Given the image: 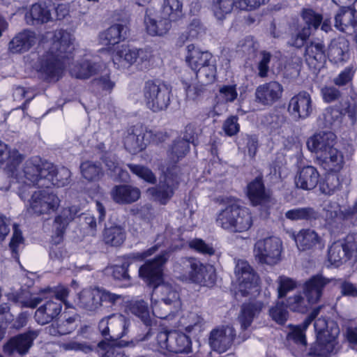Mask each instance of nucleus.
I'll list each match as a JSON object with an SVG mask.
<instances>
[{
	"label": "nucleus",
	"instance_id": "obj_1",
	"mask_svg": "<svg viewBox=\"0 0 357 357\" xmlns=\"http://www.w3.org/2000/svg\"><path fill=\"white\" fill-rule=\"evenodd\" d=\"M74 37L63 30L55 31L48 50L39 59L38 70L48 82H57L69 63L75 49Z\"/></svg>",
	"mask_w": 357,
	"mask_h": 357
},
{
	"label": "nucleus",
	"instance_id": "obj_2",
	"mask_svg": "<svg viewBox=\"0 0 357 357\" xmlns=\"http://www.w3.org/2000/svg\"><path fill=\"white\" fill-rule=\"evenodd\" d=\"M169 254L163 252L153 259L147 261L138 270L139 275L153 287L152 296L181 309V303L177 289L172 284L162 282L163 266L167 261Z\"/></svg>",
	"mask_w": 357,
	"mask_h": 357
},
{
	"label": "nucleus",
	"instance_id": "obj_3",
	"mask_svg": "<svg viewBox=\"0 0 357 357\" xmlns=\"http://www.w3.org/2000/svg\"><path fill=\"white\" fill-rule=\"evenodd\" d=\"M314 330L317 334V342L309 351V355L317 357H328L337 352V337L340 328L337 323L328 321L325 318H319L314 321Z\"/></svg>",
	"mask_w": 357,
	"mask_h": 357
},
{
	"label": "nucleus",
	"instance_id": "obj_4",
	"mask_svg": "<svg viewBox=\"0 0 357 357\" xmlns=\"http://www.w3.org/2000/svg\"><path fill=\"white\" fill-rule=\"evenodd\" d=\"M52 168V163L44 161L40 158L33 157L24 162L20 172H18L16 167L14 174H9L15 177L19 183L45 188L48 186L50 178H52L51 177V173L53 172Z\"/></svg>",
	"mask_w": 357,
	"mask_h": 357
},
{
	"label": "nucleus",
	"instance_id": "obj_5",
	"mask_svg": "<svg viewBox=\"0 0 357 357\" xmlns=\"http://www.w3.org/2000/svg\"><path fill=\"white\" fill-rule=\"evenodd\" d=\"M174 271L185 279L203 286H212L215 284L216 276L211 266H204L193 257L180 259L174 266Z\"/></svg>",
	"mask_w": 357,
	"mask_h": 357
},
{
	"label": "nucleus",
	"instance_id": "obj_6",
	"mask_svg": "<svg viewBox=\"0 0 357 357\" xmlns=\"http://www.w3.org/2000/svg\"><path fill=\"white\" fill-rule=\"evenodd\" d=\"M174 271L185 279L203 286H212L215 284L216 276L211 266H204L193 257L180 259L174 266Z\"/></svg>",
	"mask_w": 357,
	"mask_h": 357
},
{
	"label": "nucleus",
	"instance_id": "obj_7",
	"mask_svg": "<svg viewBox=\"0 0 357 357\" xmlns=\"http://www.w3.org/2000/svg\"><path fill=\"white\" fill-rule=\"evenodd\" d=\"M171 88L158 81H147L143 89L146 107L153 112L166 109L170 104Z\"/></svg>",
	"mask_w": 357,
	"mask_h": 357
},
{
	"label": "nucleus",
	"instance_id": "obj_8",
	"mask_svg": "<svg viewBox=\"0 0 357 357\" xmlns=\"http://www.w3.org/2000/svg\"><path fill=\"white\" fill-rule=\"evenodd\" d=\"M68 295V289L64 286L42 289L37 294L22 291L15 297V301L22 307L36 308L43 300L58 299L62 303Z\"/></svg>",
	"mask_w": 357,
	"mask_h": 357
},
{
	"label": "nucleus",
	"instance_id": "obj_9",
	"mask_svg": "<svg viewBox=\"0 0 357 357\" xmlns=\"http://www.w3.org/2000/svg\"><path fill=\"white\" fill-rule=\"evenodd\" d=\"M282 252V241L275 236L259 239L255 243L254 256L261 264H277L281 260Z\"/></svg>",
	"mask_w": 357,
	"mask_h": 357
},
{
	"label": "nucleus",
	"instance_id": "obj_10",
	"mask_svg": "<svg viewBox=\"0 0 357 357\" xmlns=\"http://www.w3.org/2000/svg\"><path fill=\"white\" fill-rule=\"evenodd\" d=\"M177 166L168 167L164 171L163 178H160L159 183L147 190V192L152 198L161 204H166L174 194L178 185Z\"/></svg>",
	"mask_w": 357,
	"mask_h": 357
},
{
	"label": "nucleus",
	"instance_id": "obj_11",
	"mask_svg": "<svg viewBox=\"0 0 357 357\" xmlns=\"http://www.w3.org/2000/svg\"><path fill=\"white\" fill-rule=\"evenodd\" d=\"M158 345L170 352L189 354L192 351V341L185 333L176 331H160L157 334Z\"/></svg>",
	"mask_w": 357,
	"mask_h": 357
},
{
	"label": "nucleus",
	"instance_id": "obj_12",
	"mask_svg": "<svg viewBox=\"0 0 357 357\" xmlns=\"http://www.w3.org/2000/svg\"><path fill=\"white\" fill-rule=\"evenodd\" d=\"M130 325L129 319L121 314L103 317L98 323V331L106 340H117L125 336Z\"/></svg>",
	"mask_w": 357,
	"mask_h": 357
},
{
	"label": "nucleus",
	"instance_id": "obj_13",
	"mask_svg": "<svg viewBox=\"0 0 357 357\" xmlns=\"http://www.w3.org/2000/svg\"><path fill=\"white\" fill-rule=\"evenodd\" d=\"M29 202L28 212L40 215L54 212L59 206L60 199L56 194L43 190L34 192Z\"/></svg>",
	"mask_w": 357,
	"mask_h": 357
},
{
	"label": "nucleus",
	"instance_id": "obj_14",
	"mask_svg": "<svg viewBox=\"0 0 357 357\" xmlns=\"http://www.w3.org/2000/svg\"><path fill=\"white\" fill-rule=\"evenodd\" d=\"M234 272L243 296H248L252 291H258V277L246 261L238 260Z\"/></svg>",
	"mask_w": 357,
	"mask_h": 357
},
{
	"label": "nucleus",
	"instance_id": "obj_15",
	"mask_svg": "<svg viewBox=\"0 0 357 357\" xmlns=\"http://www.w3.org/2000/svg\"><path fill=\"white\" fill-rule=\"evenodd\" d=\"M152 135V131L142 125L132 126L124 137L125 148L132 154L142 151L150 142Z\"/></svg>",
	"mask_w": 357,
	"mask_h": 357
},
{
	"label": "nucleus",
	"instance_id": "obj_16",
	"mask_svg": "<svg viewBox=\"0 0 357 357\" xmlns=\"http://www.w3.org/2000/svg\"><path fill=\"white\" fill-rule=\"evenodd\" d=\"M313 104L311 96L307 91H300L289 101L287 110L296 121L308 118L313 112Z\"/></svg>",
	"mask_w": 357,
	"mask_h": 357
},
{
	"label": "nucleus",
	"instance_id": "obj_17",
	"mask_svg": "<svg viewBox=\"0 0 357 357\" xmlns=\"http://www.w3.org/2000/svg\"><path fill=\"white\" fill-rule=\"evenodd\" d=\"M235 337L236 331L231 326L215 328L210 333L209 344L213 351L222 354L231 347Z\"/></svg>",
	"mask_w": 357,
	"mask_h": 357
},
{
	"label": "nucleus",
	"instance_id": "obj_18",
	"mask_svg": "<svg viewBox=\"0 0 357 357\" xmlns=\"http://www.w3.org/2000/svg\"><path fill=\"white\" fill-rule=\"evenodd\" d=\"M39 335V331L29 330L24 333L16 335L9 340L3 346L6 354L11 355L16 351L23 356L26 354L33 345V340Z\"/></svg>",
	"mask_w": 357,
	"mask_h": 357
},
{
	"label": "nucleus",
	"instance_id": "obj_19",
	"mask_svg": "<svg viewBox=\"0 0 357 357\" xmlns=\"http://www.w3.org/2000/svg\"><path fill=\"white\" fill-rule=\"evenodd\" d=\"M54 8L55 6L51 0L34 3L29 12L26 14V23L30 25H38L52 21Z\"/></svg>",
	"mask_w": 357,
	"mask_h": 357
},
{
	"label": "nucleus",
	"instance_id": "obj_20",
	"mask_svg": "<svg viewBox=\"0 0 357 357\" xmlns=\"http://www.w3.org/2000/svg\"><path fill=\"white\" fill-rule=\"evenodd\" d=\"M283 93V86L276 81L258 86L255 91V101L262 105H272L279 100Z\"/></svg>",
	"mask_w": 357,
	"mask_h": 357
},
{
	"label": "nucleus",
	"instance_id": "obj_21",
	"mask_svg": "<svg viewBox=\"0 0 357 357\" xmlns=\"http://www.w3.org/2000/svg\"><path fill=\"white\" fill-rule=\"evenodd\" d=\"M144 23L147 32L151 36H163L172 27V22L165 17L161 12L149 8L146 11Z\"/></svg>",
	"mask_w": 357,
	"mask_h": 357
},
{
	"label": "nucleus",
	"instance_id": "obj_22",
	"mask_svg": "<svg viewBox=\"0 0 357 357\" xmlns=\"http://www.w3.org/2000/svg\"><path fill=\"white\" fill-rule=\"evenodd\" d=\"M335 140L336 135L333 132L321 131L307 139V146L309 151L318 156L334 148Z\"/></svg>",
	"mask_w": 357,
	"mask_h": 357
},
{
	"label": "nucleus",
	"instance_id": "obj_23",
	"mask_svg": "<svg viewBox=\"0 0 357 357\" xmlns=\"http://www.w3.org/2000/svg\"><path fill=\"white\" fill-rule=\"evenodd\" d=\"M43 301L45 303L36 310L34 319L38 324L45 325L61 313L62 304L58 299L52 298Z\"/></svg>",
	"mask_w": 357,
	"mask_h": 357
},
{
	"label": "nucleus",
	"instance_id": "obj_24",
	"mask_svg": "<svg viewBox=\"0 0 357 357\" xmlns=\"http://www.w3.org/2000/svg\"><path fill=\"white\" fill-rule=\"evenodd\" d=\"M248 197L254 206H267L273 202L270 191L265 188L261 176L256 177L248 185Z\"/></svg>",
	"mask_w": 357,
	"mask_h": 357
},
{
	"label": "nucleus",
	"instance_id": "obj_25",
	"mask_svg": "<svg viewBox=\"0 0 357 357\" xmlns=\"http://www.w3.org/2000/svg\"><path fill=\"white\" fill-rule=\"evenodd\" d=\"M326 49L321 41H310L305 46L304 57L308 66L315 70L319 69L326 61Z\"/></svg>",
	"mask_w": 357,
	"mask_h": 357
},
{
	"label": "nucleus",
	"instance_id": "obj_26",
	"mask_svg": "<svg viewBox=\"0 0 357 357\" xmlns=\"http://www.w3.org/2000/svg\"><path fill=\"white\" fill-rule=\"evenodd\" d=\"M331 280L321 275H316L310 278L305 284L304 293L310 304L317 303L323 294L325 287Z\"/></svg>",
	"mask_w": 357,
	"mask_h": 357
},
{
	"label": "nucleus",
	"instance_id": "obj_27",
	"mask_svg": "<svg viewBox=\"0 0 357 357\" xmlns=\"http://www.w3.org/2000/svg\"><path fill=\"white\" fill-rule=\"evenodd\" d=\"M36 42L37 37L34 31L24 30L10 41L8 50L13 54L23 53L29 50Z\"/></svg>",
	"mask_w": 357,
	"mask_h": 357
},
{
	"label": "nucleus",
	"instance_id": "obj_28",
	"mask_svg": "<svg viewBox=\"0 0 357 357\" xmlns=\"http://www.w3.org/2000/svg\"><path fill=\"white\" fill-rule=\"evenodd\" d=\"M294 238L298 249L301 251L311 250L317 246L323 245L321 236L311 229H301L294 235Z\"/></svg>",
	"mask_w": 357,
	"mask_h": 357
},
{
	"label": "nucleus",
	"instance_id": "obj_29",
	"mask_svg": "<svg viewBox=\"0 0 357 357\" xmlns=\"http://www.w3.org/2000/svg\"><path fill=\"white\" fill-rule=\"evenodd\" d=\"M357 26V12L352 8H344L335 16V27L342 32H354Z\"/></svg>",
	"mask_w": 357,
	"mask_h": 357
},
{
	"label": "nucleus",
	"instance_id": "obj_30",
	"mask_svg": "<svg viewBox=\"0 0 357 357\" xmlns=\"http://www.w3.org/2000/svg\"><path fill=\"white\" fill-rule=\"evenodd\" d=\"M187 51L186 63L195 73H197L214 59L210 52L200 51L193 44L187 46Z\"/></svg>",
	"mask_w": 357,
	"mask_h": 357
},
{
	"label": "nucleus",
	"instance_id": "obj_31",
	"mask_svg": "<svg viewBox=\"0 0 357 357\" xmlns=\"http://www.w3.org/2000/svg\"><path fill=\"white\" fill-rule=\"evenodd\" d=\"M264 306V303L259 301L242 305L238 317V321L243 331L247 330L251 326L254 319L259 314Z\"/></svg>",
	"mask_w": 357,
	"mask_h": 357
},
{
	"label": "nucleus",
	"instance_id": "obj_32",
	"mask_svg": "<svg viewBox=\"0 0 357 357\" xmlns=\"http://www.w3.org/2000/svg\"><path fill=\"white\" fill-rule=\"evenodd\" d=\"M111 195L120 204H128L137 201L141 195L139 189L130 185H119L113 188Z\"/></svg>",
	"mask_w": 357,
	"mask_h": 357
},
{
	"label": "nucleus",
	"instance_id": "obj_33",
	"mask_svg": "<svg viewBox=\"0 0 357 357\" xmlns=\"http://www.w3.org/2000/svg\"><path fill=\"white\" fill-rule=\"evenodd\" d=\"M319 179V174L312 166H306L299 170L295 177L297 188L305 190L314 189Z\"/></svg>",
	"mask_w": 357,
	"mask_h": 357
},
{
	"label": "nucleus",
	"instance_id": "obj_34",
	"mask_svg": "<svg viewBox=\"0 0 357 357\" xmlns=\"http://www.w3.org/2000/svg\"><path fill=\"white\" fill-rule=\"evenodd\" d=\"M23 160V156L16 149H10L4 142L0 141V167L6 164L8 174H14V170Z\"/></svg>",
	"mask_w": 357,
	"mask_h": 357
},
{
	"label": "nucleus",
	"instance_id": "obj_35",
	"mask_svg": "<svg viewBox=\"0 0 357 357\" xmlns=\"http://www.w3.org/2000/svg\"><path fill=\"white\" fill-rule=\"evenodd\" d=\"M321 166L328 172H339L344 165V156L342 153L336 148L317 156Z\"/></svg>",
	"mask_w": 357,
	"mask_h": 357
},
{
	"label": "nucleus",
	"instance_id": "obj_36",
	"mask_svg": "<svg viewBox=\"0 0 357 357\" xmlns=\"http://www.w3.org/2000/svg\"><path fill=\"white\" fill-rule=\"evenodd\" d=\"M128 29L126 25L115 24L109 27L100 35L102 45H114L127 37Z\"/></svg>",
	"mask_w": 357,
	"mask_h": 357
},
{
	"label": "nucleus",
	"instance_id": "obj_37",
	"mask_svg": "<svg viewBox=\"0 0 357 357\" xmlns=\"http://www.w3.org/2000/svg\"><path fill=\"white\" fill-rule=\"evenodd\" d=\"M79 208L77 206H72L64 208L60 213L56 216L54 221V228L58 236H61L68 224L74 220L76 216L79 215Z\"/></svg>",
	"mask_w": 357,
	"mask_h": 357
},
{
	"label": "nucleus",
	"instance_id": "obj_38",
	"mask_svg": "<svg viewBox=\"0 0 357 357\" xmlns=\"http://www.w3.org/2000/svg\"><path fill=\"white\" fill-rule=\"evenodd\" d=\"M102 66L91 60H84L70 69L72 76L78 79H89L101 70Z\"/></svg>",
	"mask_w": 357,
	"mask_h": 357
},
{
	"label": "nucleus",
	"instance_id": "obj_39",
	"mask_svg": "<svg viewBox=\"0 0 357 357\" xmlns=\"http://www.w3.org/2000/svg\"><path fill=\"white\" fill-rule=\"evenodd\" d=\"M79 305L86 310L95 312L102 307L98 287L82 290L79 294Z\"/></svg>",
	"mask_w": 357,
	"mask_h": 357
},
{
	"label": "nucleus",
	"instance_id": "obj_40",
	"mask_svg": "<svg viewBox=\"0 0 357 357\" xmlns=\"http://www.w3.org/2000/svg\"><path fill=\"white\" fill-rule=\"evenodd\" d=\"M151 307L153 314L161 319L172 321L180 309H176L173 305L158 299L155 296H151Z\"/></svg>",
	"mask_w": 357,
	"mask_h": 357
},
{
	"label": "nucleus",
	"instance_id": "obj_41",
	"mask_svg": "<svg viewBox=\"0 0 357 357\" xmlns=\"http://www.w3.org/2000/svg\"><path fill=\"white\" fill-rule=\"evenodd\" d=\"M320 309L321 307L314 308L301 325L294 326L291 332L288 334V338L292 340L296 344L306 345L305 331L319 314Z\"/></svg>",
	"mask_w": 357,
	"mask_h": 357
},
{
	"label": "nucleus",
	"instance_id": "obj_42",
	"mask_svg": "<svg viewBox=\"0 0 357 357\" xmlns=\"http://www.w3.org/2000/svg\"><path fill=\"white\" fill-rule=\"evenodd\" d=\"M238 205L236 203H230L219 210L215 218V222L218 227L231 232Z\"/></svg>",
	"mask_w": 357,
	"mask_h": 357
},
{
	"label": "nucleus",
	"instance_id": "obj_43",
	"mask_svg": "<svg viewBox=\"0 0 357 357\" xmlns=\"http://www.w3.org/2000/svg\"><path fill=\"white\" fill-rule=\"evenodd\" d=\"M348 51V41L344 38H338L331 40L328 47V56L330 61L337 63L346 59Z\"/></svg>",
	"mask_w": 357,
	"mask_h": 357
},
{
	"label": "nucleus",
	"instance_id": "obj_44",
	"mask_svg": "<svg viewBox=\"0 0 357 357\" xmlns=\"http://www.w3.org/2000/svg\"><path fill=\"white\" fill-rule=\"evenodd\" d=\"M252 225V217L248 208L238 205L231 233L248 231Z\"/></svg>",
	"mask_w": 357,
	"mask_h": 357
},
{
	"label": "nucleus",
	"instance_id": "obj_45",
	"mask_svg": "<svg viewBox=\"0 0 357 357\" xmlns=\"http://www.w3.org/2000/svg\"><path fill=\"white\" fill-rule=\"evenodd\" d=\"M285 218L291 221L304 220L312 222L319 217V213L312 207H298L287 211Z\"/></svg>",
	"mask_w": 357,
	"mask_h": 357
},
{
	"label": "nucleus",
	"instance_id": "obj_46",
	"mask_svg": "<svg viewBox=\"0 0 357 357\" xmlns=\"http://www.w3.org/2000/svg\"><path fill=\"white\" fill-rule=\"evenodd\" d=\"M160 12L172 22H177L183 15V3L179 0H164Z\"/></svg>",
	"mask_w": 357,
	"mask_h": 357
},
{
	"label": "nucleus",
	"instance_id": "obj_47",
	"mask_svg": "<svg viewBox=\"0 0 357 357\" xmlns=\"http://www.w3.org/2000/svg\"><path fill=\"white\" fill-rule=\"evenodd\" d=\"M77 327L76 317H68L59 319L56 324L48 327L49 333L52 335H64L72 333Z\"/></svg>",
	"mask_w": 357,
	"mask_h": 357
},
{
	"label": "nucleus",
	"instance_id": "obj_48",
	"mask_svg": "<svg viewBox=\"0 0 357 357\" xmlns=\"http://www.w3.org/2000/svg\"><path fill=\"white\" fill-rule=\"evenodd\" d=\"M126 233L121 226H112L105 228L103 233L104 242L111 246H120L125 241Z\"/></svg>",
	"mask_w": 357,
	"mask_h": 357
},
{
	"label": "nucleus",
	"instance_id": "obj_49",
	"mask_svg": "<svg viewBox=\"0 0 357 357\" xmlns=\"http://www.w3.org/2000/svg\"><path fill=\"white\" fill-rule=\"evenodd\" d=\"M80 171L84 178L89 181H98L104 175V172L99 162L85 161L80 165Z\"/></svg>",
	"mask_w": 357,
	"mask_h": 357
},
{
	"label": "nucleus",
	"instance_id": "obj_50",
	"mask_svg": "<svg viewBox=\"0 0 357 357\" xmlns=\"http://www.w3.org/2000/svg\"><path fill=\"white\" fill-rule=\"evenodd\" d=\"M137 59V50H130L127 47L122 46L113 56V61L117 68H124L136 63Z\"/></svg>",
	"mask_w": 357,
	"mask_h": 357
},
{
	"label": "nucleus",
	"instance_id": "obj_51",
	"mask_svg": "<svg viewBox=\"0 0 357 357\" xmlns=\"http://www.w3.org/2000/svg\"><path fill=\"white\" fill-rule=\"evenodd\" d=\"M349 259H351L347 255L343 243L337 241L331 245L328 249V260L332 264L339 266Z\"/></svg>",
	"mask_w": 357,
	"mask_h": 357
},
{
	"label": "nucleus",
	"instance_id": "obj_52",
	"mask_svg": "<svg viewBox=\"0 0 357 357\" xmlns=\"http://www.w3.org/2000/svg\"><path fill=\"white\" fill-rule=\"evenodd\" d=\"M236 7L235 0H212L211 10L218 20H223Z\"/></svg>",
	"mask_w": 357,
	"mask_h": 357
},
{
	"label": "nucleus",
	"instance_id": "obj_53",
	"mask_svg": "<svg viewBox=\"0 0 357 357\" xmlns=\"http://www.w3.org/2000/svg\"><path fill=\"white\" fill-rule=\"evenodd\" d=\"M100 357H129L123 347L118 344H110L101 341L98 344Z\"/></svg>",
	"mask_w": 357,
	"mask_h": 357
},
{
	"label": "nucleus",
	"instance_id": "obj_54",
	"mask_svg": "<svg viewBox=\"0 0 357 357\" xmlns=\"http://www.w3.org/2000/svg\"><path fill=\"white\" fill-rule=\"evenodd\" d=\"M342 115L343 113L339 108L328 107L319 117V121H322L324 127L331 128L339 125Z\"/></svg>",
	"mask_w": 357,
	"mask_h": 357
},
{
	"label": "nucleus",
	"instance_id": "obj_55",
	"mask_svg": "<svg viewBox=\"0 0 357 357\" xmlns=\"http://www.w3.org/2000/svg\"><path fill=\"white\" fill-rule=\"evenodd\" d=\"M52 169L53 172L51 173V177L52 178H50V183L47 187H45L46 188H50L52 185L57 187H63L70 183V172L68 168L62 167L57 169L53 165Z\"/></svg>",
	"mask_w": 357,
	"mask_h": 357
},
{
	"label": "nucleus",
	"instance_id": "obj_56",
	"mask_svg": "<svg viewBox=\"0 0 357 357\" xmlns=\"http://www.w3.org/2000/svg\"><path fill=\"white\" fill-rule=\"evenodd\" d=\"M189 143L181 138L176 139L169 151V157L174 163L171 167L176 166L175 164L180 158L184 157L189 151Z\"/></svg>",
	"mask_w": 357,
	"mask_h": 357
},
{
	"label": "nucleus",
	"instance_id": "obj_57",
	"mask_svg": "<svg viewBox=\"0 0 357 357\" xmlns=\"http://www.w3.org/2000/svg\"><path fill=\"white\" fill-rule=\"evenodd\" d=\"M301 17L306 24L303 28H309L310 31L312 29L317 30L323 20L322 15L312 8H303L301 11Z\"/></svg>",
	"mask_w": 357,
	"mask_h": 357
},
{
	"label": "nucleus",
	"instance_id": "obj_58",
	"mask_svg": "<svg viewBox=\"0 0 357 357\" xmlns=\"http://www.w3.org/2000/svg\"><path fill=\"white\" fill-rule=\"evenodd\" d=\"M131 312L138 317L146 326H151V319L148 308V304L144 301H139L134 303L130 307Z\"/></svg>",
	"mask_w": 357,
	"mask_h": 357
},
{
	"label": "nucleus",
	"instance_id": "obj_59",
	"mask_svg": "<svg viewBox=\"0 0 357 357\" xmlns=\"http://www.w3.org/2000/svg\"><path fill=\"white\" fill-rule=\"evenodd\" d=\"M131 265L132 263L128 259H126L121 265H114L107 268V271L112 275L114 280L129 281L130 276L128 273V268Z\"/></svg>",
	"mask_w": 357,
	"mask_h": 357
},
{
	"label": "nucleus",
	"instance_id": "obj_60",
	"mask_svg": "<svg viewBox=\"0 0 357 357\" xmlns=\"http://www.w3.org/2000/svg\"><path fill=\"white\" fill-rule=\"evenodd\" d=\"M196 73L197 78L200 82L206 84L212 83L216 76V64L215 59H212L210 63L202 67Z\"/></svg>",
	"mask_w": 357,
	"mask_h": 357
},
{
	"label": "nucleus",
	"instance_id": "obj_61",
	"mask_svg": "<svg viewBox=\"0 0 357 357\" xmlns=\"http://www.w3.org/2000/svg\"><path fill=\"white\" fill-rule=\"evenodd\" d=\"M273 59V55L265 50L259 53L258 61L257 63V75L261 78L267 77L270 70V64Z\"/></svg>",
	"mask_w": 357,
	"mask_h": 357
},
{
	"label": "nucleus",
	"instance_id": "obj_62",
	"mask_svg": "<svg viewBox=\"0 0 357 357\" xmlns=\"http://www.w3.org/2000/svg\"><path fill=\"white\" fill-rule=\"evenodd\" d=\"M128 167L130 172L146 182L150 183H155L156 182V176L148 167L135 164H128Z\"/></svg>",
	"mask_w": 357,
	"mask_h": 357
},
{
	"label": "nucleus",
	"instance_id": "obj_63",
	"mask_svg": "<svg viewBox=\"0 0 357 357\" xmlns=\"http://www.w3.org/2000/svg\"><path fill=\"white\" fill-rule=\"evenodd\" d=\"M322 211L326 220L331 223L337 217L340 212L342 213L339 204L336 202L325 200L322 204Z\"/></svg>",
	"mask_w": 357,
	"mask_h": 357
},
{
	"label": "nucleus",
	"instance_id": "obj_64",
	"mask_svg": "<svg viewBox=\"0 0 357 357\" xmlns=\"http://www.w3.org/2000/svg\"><path fill=\"white\" fill-rule=\"evenodd\" d=\"M258 49L257 43L254 40L251 36H245L241 39L236 46L238 52H242L247 55L254 54Z\"/></svg>",
	"mask_w": 357,
	"mask_h": 357
}]
</instances>
